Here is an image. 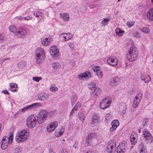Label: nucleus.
<instances>
[{
  "instance_id": "obj_1",
  "label": "nucleus",
  "mask_w": 153,
  "mask_h": 153,
  "mask_svg": "<svg viewBox=\"0 0 153 153\" xmlns=\"http://www.w3.org/2000/svg\"><path fill=\"white\" fill-rule=\"evenodd\" d=\"M138 51L137 48L134 47L131 48L127 54V58L130 62L135 60L138 56Z\"/></svg>"
},
{
  "instance_id": "obj_2",
  "label": "nucleus",
  "mask_w": 153,
  "mask_h": 153,
  "mask_svg": "<svg viewBox=\"0 0 153 153\" xmlns=\"http://www.w3.org/2000/svg\"><path fill=\"white\" fill-rule=\"evenodd\" d=\"M13 134L10 133L9 137L6 136H4L2 138L1 143V148L3 150H5L7 147L8 143H11L13 141Z\"/></svg>"
},
{
  "instance_id": "obj_3",
  "label": "nucleus",
  "mask_w": 153,
  "mask_h": 153,
  "mask_svg": "<svg viewBox=\"0 0 153 153\" xmlns=\"http://www.w3.org/2000/svg\"><path fill=\"white\" fill-rule=\"evenodd\" d=\"M38 117L36 115H30L27 119V125L28 128H32L36 126Z\"/></svg>"
},
{
  "instance_id": "obj_4",
  "label": "nucleus",
  "mask_w": 153,
  "mask_h": 153,
  "mask_svg": "<svg viewBox=\"0 0 153 153\" xmlns=\"http://www.w3.org/2000/svg\"><path fill=\"white\" fill-rule=\"evenodd\" d=\"M44 50L42 48H38L36 51V59L37 63H40L43 62L45 58Z\"/></svg>"
},
{
  "instance_id": "obj_5",
  "label": "nucleus",
  "mask_w": 153,
  "mask_h": 153,
  "mask_svg": "<svg viewBox=\"0 0 153 153\" xmlns=\"http://www.w3.org/2000/svg\"><path fill=\"white\" fill-rule=\"evenodd\" d=\"M111 102V100L109 97H106L102 100L100 103V106L102 109H105L109 107Z\"/></svg>"
},
{
  "instance_id": "obj_6",
  "label": "nucleus",
  "mask_w": 153,
  "mask_h": 153,
  "mask_svg": "<svg viewBox=\"0 0 153 153\" xmlns=\"http://www.w3.org/2000/svg\"><path fill=\"white\" fill-rule=\"evenodd\" d=\"M41 106L42 104L40 103H34L31 105L25 107L22 109L21 111L22 112H25L26 111L35 110L38 106Z\"/></svg>"
},
{
  "instance_id": "obj_7",
  "label": "nucleus",
  "mask_w": 153,
  "mask_h": 153,
  "mask_svg": "<svg viewBox=\"0 0 153 153\" xmlns=\"http://www.w3.org/2000/svg\"><path fill=\"white\" fill-rule=\"evenodd\" d=\"M116 149V144L114 140L108 143L107 151L108 153H115Z\"/></svg>"
},
{
  "instance_id": "obj_8",
  "label": "nucleus",
  "mask_w": 153,
  "mask_h": 153,
  "mask_svg": "<svg viewBox=\"0 0 153 153\" xmlns=\"http://www.w3.org/2000/svg\"><path fill=\"white\" fill-rule=\"evenodd\" d=\"M107 62L111 65L114 67L117 64L118 60V59L114 56H111L107 59Z\"/></svg>"
},
{
  "instance_id": "obj_9",
  "label": "nucleus",
  "mask_w": 153,
  "mask_h": 153,
  "mask_svg": "<svg viewBox=\"0 0 153 153\" xmlns=\"http://www.w3.org/2000/svg\"><path fill=\"white\" fill-rule=\"evenodd\" d=\"M27 31L25 29L22 28H17L15 33V35L19 37H21L23 36L27 35Z\"/></svg>"
},
{
  "instance_id": "obj_10",
  "label": "nucleus",
  "mask_w": 153,
  "mask_h": 153,
  "mask_svg": "<svg viewBox=\"0 0 153 153\" xmlns=\"http://www.w3.org/2000/svg\"><path fill=\"white\" fill-rule=\"evenodd\" d=\"M48 112L45 110H42L40 113V116L39 117V120L41 123H42L46 119L48 115Z\"/></svg>"
},
{
  "instance_id": "obj_11",
  "label": "nucleus",
  "mask_w": 153,
  "mask_h": 153,
  "mask_svg": "<svg viewBox=\"0 0 153 153\" xmlns=\"http://www.w3.org/2000/svg\"><path fill=\"white\" fill-rule=\"evenodd\" d=\"M142 94L140 93L136 95L134 100L133 105V107L134 108H136L138 106V104L142 98Z\"/></svg>"
},
{
  "instance_id": "obj_12",
  "label": "nucleus",
  "mask_w": 153,
  "mask_h": 153,
  "mask_svg": "<svg viewBox=\"0 0 153 153\" xmlns=\"http://www.w3.org/2000/svg\"><path fill=\"white\" fill-rule=\"evenodd\" d=\"M50 52L51 56L54 57H57L59 56L58 48L56 46H53L51 48Z\"/></svg>"
},
{
  "instance_id": "obj_13",
  "label": "nucleus",
  "mask_w": 153,
  "mask_h": 153,
  "mask_svg": "<svg viewBox=\"0 0 153 153\" xmlns=\"http://www.w3.org/2000/svg\"><path fill=\"white\" fill-rule=\"evenodd\" d=\"M91 76V73L88 71L85 72L83 74H81L78 75L77 78L80 79H88Z\"/></svg>"
},
{
  "instance_id": "obj_14",
  "label": "nucleus",
  "mask_w": 153,
  "mask_h": 153,
  "mask_svg": "<svg viewBox=\"0 0 153 153\" xmlns=\"http://www.w3.org/2000/svg\"><path fill=\"white\" fill-rule=\"evenodd\" d=\"M58 125V123L56 121L51 123L47 127V131L48 132H51L55 130Z\"/></svg>"
},
{
  "instance_id": "obj_15",
  "label": "nucleus",
  "mask_w": 153,
  "mask_h": 153,
  "mask_svg": "<svg viewBox=\"0 0 153 153\" xmlns=\"http://www.w3.org/2000/svg\"><path fill=\"white\" fill-rule=\"evenodd\" d=\"M17 135H19L21 137H24L25 138V140H27L29 136V132H28L27 129L24 130L17 133Z\"/></svg>"
},
{
  "instance_id": "obj_16",
  "label": "nucleus",
  "mask_w": 153,
  "mask_h": 153,
  "mask_svg": "<svg viewBox=\"0 0 153 153\" xmlns=\"http://www.w3.org/2000/svg\"><path fill=\"white\" fill-rule=\"evenodd\" d=\"M17 135H19L21 137H24L25 138V140H27L29 136V132H28L27 129L24 130L17 133Z\"/></svg>"
},
{
  "instance_id": "obj_17",
  "label": "nucleus",
  "mask_w": 153,
  "mask_h": 153,
  "mask_svg": "<svg viewBox=\"0 0 153 153\" xmlns=\"http://www.w3.org/2000/svg\"><path fill=\"white\" fill-rule=\"evenodd\" d=\"M143 135L144 137L148 140L149 143L152 142L153 140V137L150 133L147 131H145L144 132Z\"/></svg>"
},
{
  "instance_id": "obj_18",
  "label": "nucleus",
  "mask_w": 153,
  "mask_h": 153,
  "mask_svg": "<svg viewBox=\"0 0 153 153\" xmlns=\"http://www.w3.org/2000/svg\"><path fill=\"white\" fill-rule=\"evenodd\" d=\"M97 137V135L95 133H90L88 134V137H87L86 143L88 145L91 140L94 138H95Z\"/></svg>"
},
{
  "instance_id": "obj_19",
  "label": "nucleus",
  "mask_w": 153,
  "mask_h": 153,
  "mask_svg": "<svg viewBox=\"0 0 153 153\" xmlns=\"http://www.w3.org/2000/svg\"><path fill=\"white\" fill-rule=\"evenodd\" d=\"M126 104L124 102H121L119 105V111L122 113L124 114L126 110Z\"/></svg>"
},
{
  "instance_id": "obj_20",
  "label": "nucleus",
  "mask_w": 153,
  "mask_h": 153,
  "mask_svg": "<svg viewBox=\"0 0 153 153\" xmlns=\"http://www.w3.org/2000/svg\"><path fill=\"white\" fill-rule=\"evenodd\" d=\"M140 78L142 80L144 81L145 83H147L151 80L150 77L144 74H141Z\"/></svg>"
},
{
  "instance_id": "obj_21",
  "label": "nucleus",
  "mask_w": 153,
  "mask_h": 153,
  "mask_svg": "<svg viewBox=\"0 0 153 153\" xmlns=\"http://www.w3.org/2000/svg\"><path fill=\"white\" fill-rule=\"evenodd\" d=\"M119 81V79L117 77H114L111 79L110 84L111 85L114 86L117 84Z\"/></svg>"
},
{
  "instance_id": "obj_22",
  "label": "nucleus",
  "mask_w": 153,
  "mask_h": 153,
  "mask_svg": "<svg viewBox=\"0 0 153 153\" xmlns=\"http://www.w3.org/2000/svg\"><path fill=\"white\" fill-rule=\"evenodd\" d=\"M52 41L51 38H45L43 39L42 41V44L45 46L49 45Z\"/></svg>"
},
{
  "instance_id": "obj_23",
  "label": "nucleus",
  "mask_w": 153,
  "mask_h": 153,
  "mask_svg": "<svg viewBox=\"0 0 153 153\" xmlns=\"http://www.w3.org/2000/svg\"><path fill=\"white\" fill-rule=\"evenodd\" d=\"M137 135L135 134H131L130 138L131 143L132 144L134 145L137 143Z\"/></svg>"
},
{
  "instance_id": "obj_24",
  "label": "nucleus",
  "mask_w": 153,
  "mask_h": 153,
  "mask_svg": "<svg viewBox=\"0 0 153 153\" xmlns=\"http://www.w3.org/2000/svg\"><path fill=\"white\" fill-rule=\"evenodd\" d=\"M11 91L13 92H16L18 90L17 85L15 83H10V84Z\"/></svg>"
},
{
  "instance_id": "obj_25",
  "label": "nucleus",
  "mask_w": 153,
  "mask_h": 153,
  "mask_svg": "<svg viewBox=\"0 0 153 153\" xmlns=\"http://www.w3.org/2000/svg\"><path fill=\"white\" fill-rule=\"evenodd\" d=\"M33 14L35 16L39 19L41 20L43 19V14L38 10H36V12H34Z\"/></svg>"
},
{
  "instance_id": "obj_26",
  "label": "nucleus",
  "mask_w": 153,
  "mask_h": 153,
  "mask_svg": "<svg viewBox=\"0 0 153 153\" xmlns=\"http://www.w3.org/2000/svg\"><path fill=\"white\" fill-rule=\"evenodd\" d=\"M25 138L24 137H21L19 136V135H16L15 139L16 141L19 143H22L26 140H25Z\"/></svg>"
},
{
  "instance_id": "obj_27",
  "label": "nucleus",
  "mask_w": 153,
  "mask_h": 153,
  "mask_svg": "<svg viewBox=\"0 0 153 153\" xmlns=\"http://www.w3.org/2000/svg\"><path fill=\"white\" fill-rule=\"evenodd\" d=\"M100 121V118L97 115H94L93 117L92 120V123L93 124H97Z\"/></svg>"
},
{
  "instance_id": "obj_28",
  "label": "nucleus",
  "mask_w": 153,
  "mask_h": 153,
  "mask_svg": "<svg viewBox=\"0 0 153 153\" xmlns=\"http://www.w3.org/2000/svg\"><path fill=\"white\" fill-rule=\"evenodd\" d=\"M48 95L45 93H42L40 94L39 97V99L42 101L45 100L48 97Z\"/></svg>"
},
{
  "instance_id": "obj_29",
  "label": "nucleus",
  "mask_w": 153,
  "mask_h": 153,
  "mask_svg": "<svg viewBox=\"0 0 153 153\" xmlns=\"http://www.w3.org/2000/svg\"><path fill=\"white\" fill-rule=\"evenodd\" d=\"M124 31L122 30L119 27H117L115 29V32L117 35L121 36L124 33Z\"/></svg>"
},
{
  "instance_id": "obj_30",
  "label": "nucleus",
  "mask_w": 153,
  "mask_h": 153,
  "mask_svg": "<svg viewBox=\"0 0 153 153\" xmlns=\"http://www.w3.org/2000/svg\"><path fill=\"white\" fill-rule=\"evenodd\" d=\"M110 19L109 18H105L101 22V24L102 26H104L107 25L109 21L110 20Z\"/></svg>"
},
{
  "instance_id": "obj_31",
  "label": "nucleus",
  "mask_w": 153,
  "mask_h": 153,
  "mask_svg": "<svg viewBox=\"0 0 153 153\" xmlns=\"http://www.w3.org/2000/svg\"><path fill=\"white\" fill-rule=\"evenodd\" d=\"M147 16L150 20L153 21V10H149L147 13Z\"/></svg>"
},
{
  "instance_id": "obj_32",
  "label": "nucleus",
  "mask_w": 153,
  "mask_h": 153,
  "mask_svg": "<svg viewBox=\"0 0 153 153\" xmlns=\"http://www.w3.org/2000/svg\"><path fill=\"white\" fill-rule=\"evenodd\" d=\"M52 66L53 69L56 70L58 69L60 67V65L59 63L57 62H55L52 63Z\"/></svg>"
},
{
  "instance_id": "obj_33",
  "label": "nucleus",
  "mask_w": 153,
  "mask_h": 153,
  "mask_svg": "<svg viewBox=\"0 0 153 153\" xmlns=\"http://www.w3.org/2000/svg\"><path fill=\"white\" fill-rule=\"evenodd\" d=\"M26 65L25 61H20L17 64L18 67L20 68H22L24 67Z\"/></svg>"
},
{
  "instance_id": "obj_34",
  "label": "nucleus",
  "mask_w": 153,
  "mask_h": 153,
  "mask_svg": "<svg viewBox=\"0 0 153 153\" xmlns=\"http://www.w3.org/2000/svg\"><path fill=\"white\" fill-rule=\"evenodd\" d=\"M81 106V104L79 102H78L75 106L74 107V108L72 109L71 113L70 115H70H72V114L73 112V111H74L76 110L79 107H80Z\"/></svg>"
},
{
  "instance_id": "obj_35",
  "label": "nucleus",
  "mask_w": 153,
  "mask_h": 153,
  "mask_svg": "<svg viewBox=\"0 0 153 153\" xmlns=\"http://www.w3.org/2000/svg\"><path fill=\"white\" fill-rule=\"evenodd\" d=\"M64 132V129L62 128L56 132V137H59L61 136Z\"/></svg>"
},
{
  "instance_id": "obj_36",
  "label": "nucleus",
  "mask_w": 153,
  "mask_h": 153,
  "mask_svg": "<svg viewBox=\"0 0 153 153\" xmlns=\"http://www.w3.org/2000/svg\"><path fill=\"white\" fill-rule=\"evenodd\" d=\"M89 85L91 87H89L90 88L91 90L92 93H93L95 92V90L96 89L95 84L94 83H89Z\"/></svg>"
},
{
  "instance_id": "obj_37",
  "label": "nucleus",
  "mask_w": 153,
  "mask_h": 153,
  "mask_svg": "<svg viewBox=\"0 0 153 153\" xmlns=\"http://www.w3.org/2000/svg\"><path fill=\"white\" fill-rule=\"evenodd\" d=\"M65 34H66L65 36H66V41L72 39L74 36L71 33H65Z\"/></svg>"
},
{
  "instance_id": "obj_38",
  "label": "nucleus",
  "mask_w": 153,
  "mask_h": 153,
  "mask_svg": "<svg viewBox=\"0 0 153 153\" xmlns=\"http://www.w3.org/2000/svg\"><path fill=\"white\" fill-rule=\"evenodd\" d=\"M139 147L140 149V151H144L146 150V147L144 145V143L142 142H140L139 144Z\"/></svg>"
},
{
  "instance_id": "obj_39",
  "label": "nucleus",
  "mask_w": 153,
  "mask_h": 153,
  "mask_svg": "<svg viewBox=\"0 0 153 153\" xmlns=\"http://www.w3.org/2000/svg\"><path fill=\"white\" fill-rule=\"evenodd\" d=\"M119 123L118 120H114L112 121L111 123L112 126H114L116 127H117L119 125Z\"/></svg>"
},
{
  "instance_id": "obj_40",
  "label": "nucleus",
  "mask_w": 153,
  "mask_h": 153,
  "mask_svg": "<svg viewBox=\"0 0 153 153\" xmlns=\"http://www.w3.org/2000/svg\"><path fill=\"white\" fill-rule=\"evenodd\" d=\"M78 116L80 120L83 122L85 120V116L84 114L82 113H79L78 114Z\"/></svg>"
},
{
  "instance_id": "obj_41",
  "label": "nucleus",
  "mask_w": 153,
  "mask_h": 153,
  "mask_svg": "<svg viewBox=\"0 0 153 153\" xmlns=\"http://www.w3.org/2000/svg\"><path fill=\"white\" fill-rule=\"evenodd\" d=\"M9 29L10 31L13 32L15 34L17 28H16L15 26L13 25L10 27Z\"/></svg>"
},
{
  "instance_id": "obj_42",
  "label": "nucleus",
  "mask_w": 153,
  "mask_h": 153,
  "mask_svg": "<svg viewBox=\"0 0 153 153\" xmlns=\"http://www.w3.org/2000/svg\"><path fill=\"white\" fill-rule=\"evenodd\" d=\"M62 18L65 21H67L69 19V17L68 14L66 13H64L63 14Z\"/></svg>"
},
{
  "instance_id": "obj_43",
  "label": "nucleus",
  "mask_w": 153,
  "mask_h": 153,
  "mask_svg": "<svg viewBox=\"0 0 153 153\" xmlns=\"http://www.w3.org/2000/svg\"><path fill=\"white\" fill-rule=\"evenodd\" d=\"M66 35V34H65V33H63L60 34V37L62 41L63 42L66 41V36H65Z\"/></svg>"
},
{
  "instance_id": "obj_44",
  "label": "nucleus",
  "mask_w": 153,
  "mask_h": 153,
  "mask_svg": "<svg viewBox=\"0 0 153 153\" xmlns=\"http://www.w3.org/2000/svg\"><path fill=\"white\" fill-rule=\"evenodd\" d=\"M135 22L133 21H129L127 22L126 25L128 27H131L134 26Z\"/></svg>"
},
{
  "instance_id": "obj_45",
  "label": "nucleus",
  "mask_w": 153,
  "mask_h": 153,
  "mask_svg": "<svg viewBox=\"0 0 153 153\" xmlns=\"http://www.w3.org/2000/svg\"><path fill=\"white\" fill-rule=\"evenodd\" d=\"M120 148V149H122L123 150H126L127 148H125V144L124 143H122L120 144L119 146L117 147Z\"/></svg>"
},
{
  "instance_id": "obj_46",
  "label": "nucleus",
  "mask_w": 153,
  "mask_h": 153,
  "mask_svg": "<svg viewBox=\"0 0 153 153\" xmlns=\"http://www.w3.org/2000/svg\"><path fill=\"white\" fill-rule=\"evenodd\" d=\"M141 30L143 32L148 33H149L150 30L147 27H144L141 29Z\"/></svg>"
},
{
  "instance_id": "obj_47",
  "label": "nucleus",
  "mask_w": 153,
  "mask_h": 153,
  "mask_svg": "<svg viewBox=\"0 0 153 153\" xmlns=\"http://www.w3.org/2000/svg\"><path fill=\"white\" fill-rule=\"evenodd\" d=\"M96 74L99 78L102 77V73L101 71L97 69L96 71Z\"/></svg>"
},
{
  "instance_id": "obj_48",
  "label": "nucleus",
  "mask_w": 153,
  "mask_h": 153,
  "mask_svg": "<svg viewBox=\"0 0 153 153\" xmlns=\"http://www.w3.org/2000/svg\"><path fill=\"white\" fill-rule=\"evenodd\" d=\"M14 152L15 153H19L21 151V149L18 146L14 147Z\"/></svg>"
},
{
  "instance_id": "obj_49",
  "label": "nucleus",
  "mask_w": 153,
  "mask_h": 153,
  "mask_svg": "<svg viewBox=\"0 0 153 153\" xmlns=\"http://www.w3.org/2000/svg\"><path fill=\"white\" fill-rule=\"evenodd\" d=\"M50 90L53 92H55L58 90V88L56 87H53L51 86L50 88Z\"/></svg>"
},
{
  "instance_id": "obj_50",
  "label": "nucleus",
  "mask_w": 153,
  "mask_h": 153,
  "mask_svg": "<svg viewBox=\"0 0 153 153\" xmlns=\"http://www.w3.org/2000/svg\"><path fill=\"white\" fill-rule=\"evenodd\" d=\"M42 79L41 77H33V79L34 81L38 82L40 80Z\"/></svg>"
},
{
  "instance_id": "obj_51",
  "label": "nucleus",
  "mask_w": 153,
  "mask_h": 153,
  "mask_svg": "<svg viewBox=\"0 0 153 153\" xmlns=\"http://www.w3.org/2000/svg\"><path fill=\"white\" fill-rule=\"evenodd\" d=\"M95 92H96L95 93L96 96H97V95H99L100 94L101 92V90L99 88H96L95 90Z\"/></svg>"
},
{
  "instance_id": "obj_52",
  "label": "nucleus",
  "mask_w": 153,
  "mask_h": 153,
  "mask_svg": "<svg viewBox=\"0 0 153 153\" xmlns=\"http://www.w3.org/2000/svg\"><path fill=\"white\" fill-rule=\"evenodd\" d=\"M125 151V150H123L122 149H120V148H117V153H124Z\"/></svg>"
},
{
  "instance_id": "obj_53",
  "label": "nucleus",
  "mask_w": 153,
  "mask_h": 153,
  "mask_svg": "<svg viewBox=\"0 0 153 153\" xmlns=\"http://www.w3.org/2000/svg\"><path fill=\"white\" fill-rule=\"evenodd\" d=\"M149 119L148 118H146L143 120L142 123L143 126H145L146 125L147 123L148 122Z\"/></svg>"
},
{
  "instance_id": "obj_54",
  "label": "nucleus",
  "mask_w": 153,
  "mask_h": 153,
  "mask_svg": "<svg viewBox=\"0 0 153 153\" xmlns=\"http://www.w3.org/2000/svg\"><path fill=\"white\" fill-rule=\"evenodd\" d=\"M111 115L110 114H107L105 116V119L106 120H108L111 119Z\"/></svg>"
},
{
  "instance_id": "obj_55",
  "label": "nucleus",
  "mask_w": 153,
  "mask_h": 153,
  "mask_svg": "<svg viewBox=\"0 0 153 153\" xmlns=\"http://www.w3.org/2000/svg\"><path fill=\"white\" fill-rule=\"evenodd\" d=\"M68 45L69 46L71 49H73L74 48L73 42H68Z\"/></svg>"
},
{
  "instance_id": "obj_56",
  "label": "nucleus",
  "mask_w": 153,
  "mask_h": 153,
  "mask_svg": "<svg viewBox=\"0 0 153 153\" xmlns=\"http://www.w3.org/2000/svg\"><path fill=\"white\" fill-rule=\"evenodd\" d=\"M30 19V17L29 16H27L26 17H22V19H24L26 20H28Z\"/></svg>"
},
{
  "instance_id": "obj_57",
  "label": "nucleus",
  "mask_w": 153,
  "mask_h": 153,
  "mask_svg": "<svg viewBox=\"0 0 153 153\" xmlns=\"http://www.w3.org/2000/svg\"><path fill=\"white\" fill-rule=\"evenodd\" d=\"M78 142L77 141H76L75 142L73 146V147L75 149L77 148H78Z\"/></svg>"
},
{
  "instance_id": "obj_58",
  "label": "nucleus",
  "mask_w": 153,
  "mask_h": 153,
  "mask_svg": "<svg viewBox=\"0 0 153 153\" xmlns=\"http://www.w3.org/2000/svg\"><path fill=\"white\" fill-rule=\"evenodd\" d=\"M117 128V127H114V126H112V127L110 128V131H114V130H115L116 128Z\"/></svg>"
},
{
  "instance_id": "obj_59",
  "label": "nucleus",
  "mask_w": 153,
  "mask_h": 153,
  "mask_svg": "<svg viewBox=\"0 0 153 153\" xmlns=\"http://www.w3.org/2000/svg\"><path fill=\"white\" fill-rule=\"evenodd\" d=\"M70 63L72 66H73L75 65V61L73 60H71L70 62Z\"/></svg>"
},
{
  "instance_id": "obj_60",
  "label": "nucleus",
  "mask_w": 153,
  "mask_h": 153,
  "mask_svg": "<svg viewBox=\"0 0 153 153\" xmlns=\"http://www.w3.org/2000/svg\"><path fill=\"white\" fill-rule=\"evenodd\" d=\"M88 2L89 4H92L94 2V0H88Z\"/></svg>"
},
{
  "instance_id": "obj_61",
  "label": "nucleus",
  "mask_w": 153,
  "mask_h": 153,
  "mask_svg": "<svg viewBox=\"0 0 153 153\" xmlns=\"http://www.w3.org/2000/svg\"><path fill=\"white\" fill-rule=\"evenodd\" d=\"M2 93H4V94H9V93L8 92V91L7 90H4L2 91Z\"/></svg>"
},
{
  "instance_id": "obj_62",
  "label": "nucleus",
  "mask_w": 153,
  "mask_h": 153,
  "mask_svg": "<svg viewBox=\"0 0 153 153\" xmlns=\"http://www.w3.org/2000/svg\"><path fill=\"white\" fill-rule=\"evenodd\" d=\"M61 153H68V152L66 149H64L61 151Z\"/></svg>"
},
{
  "instance_id": "obj_63",
  "label": "nucleus",
  "mask_w": 153,
  "mask_h": 153,
  "mask_svg": "<svg viewBox=\"0 0 153 153\" xmlns=\"http://www.w3.org/2000/svg\"><path fill=\"white\" fill-rule=\"evenodd\" d=\"M10 59V58H6V59H4L2 60V61L3 62H4L5 61V60H9Z\"/></svg>"
},
{
  "instance_id": "obj_64",
  "label": "nucleus",
  "mask_w": 153,
  "mask_h": 153,
  "mask_svg": "<svg viewBox=\"0 0 153 153\" xmlns=\"http://www.w3.org/2000/svg\"><path fill=\"white\" fill-rule=\"evenodd\" d=\"M146 151H140V153H146Z\"/></svg>"
}]
</instances>
